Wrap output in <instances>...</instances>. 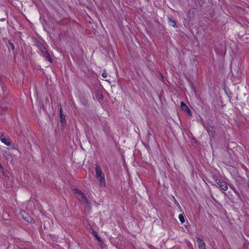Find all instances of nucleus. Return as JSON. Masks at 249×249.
I'll return each instance as SVG.
<instances>
[{"label":"nucleus","instance_id":"f257e3e1","mask_svg":"<svg viewBox=\"0 0 249 249\" xmlns=\"http://www.w3.org/2000/svg\"><path fill=\"white\" fill-rule=\"evenodd\" d=\"M95 173L96 177L99 182V184L101 186H105L106 181L105 178V176L102 173L100 166L98 165H96L95 167Z\"/></svg>","mask_w":249,"mask_h":249},{"label":"nucleus","instance_id":"f03ea898","mask_svg":"<svg viewBox=\"0 0 249 249\" xmlns=\"http://www.w3.org/2000/svg\"><path fill=\"white\" fill-rule=\"evenodd\" d=\"M73 193L75 194L76 197L84 204L85 206L89 208L90 205L89 202L85 196V195L80 191L77 189L73 190Z\"/></svg>","mask_w":249,"mask_h":249},{"label":"nucleus","instance_id":"7ed1b4c3","mask_svg":"<svg viewBox=\"0 0 249 249\" xmlns=\"http://www.w3.org/2000/svg\"><path fill=\"white\" fill-rule=\"evenodd\" d=\"M216 182L221 190L226 191L228 189L227 183L224 180L221 179L216 180Z\"/></svg>","mask_w":249,"mask_h":249},{"label":"nucleus","instance_id":"20e7f679","mask_svg":"<svg viewBox=\"0 0 249 249\" xmlns=\"http://www.w3.org/2000/svg\"><path fill=\"white\" fill-rule=\"evenodd\" d=\"M0 140L7 146H10L11 144V140L9 138H6L3 134L0 135Z\"/></svg>","mask_w":249,"mask_h":249},{"label":"nucleus","instance_id":"39448f33","mask_svg":"<svg viewBox=\"0 0 249 249\" xmlns=\"http://www.w3.org/2000/svg\"><path fill=\"white\" fill-rule=\"evenodd\" d=\"M199 249H206L205 244L202 239L198 237H196Z\"/></svg>","mask_w":249,"mask_h":249},{"label":"nucleus","instance_id":"423d86ee","mask_svg":"<svg viewBox=\"0 0 249 249\" xmlns=\"http://www.w3.org/2000/svg\"><path fill=\"white\" fill-rule=\"evenodd\" d=\"M21 215L25 220L29 223H32L34 221L33 218L28 215L25 212H23L21 213Z\"/></svg>","mask_w":249,"mask_h":249},{"label":"nucleus","instance_id":"0eeeda50","mask_svg":"<svg viewBox=\"0 0 249 249\" xmlns=\"http://www.w3.org/2000/svg\"><path fill=\"white\" fill-rule=\"evenodd\" d=\"M59 112H60V121H61V123L63 124L65 122L66 120H65V116L63 114L62 109L61 107L60 108Z\"/></svg>","mask_w":249,"mask_h":249},{"label":"nucleus","instance_id":"6e6552de","mask_svg":"<svg viewBox=\"0 0 249 249\" xmlns=\"http://www.w3.org/2000/svg\"><path fill=\"white\" fill-rule=\"evenodd\" d=\"M180 106H181V107L182 109L183 110H187V109H188L189 107L187 106V105L184 103H183V102H182L180 104Z\"/></svg>","mask_w":249,"mask_h":249},{"label":"nucleus","instance_id":"1a4fd4ad","mask_svg":"<svg viewBox=\"0 0 249 249\" xmlns=\"http://www.w3.org/2000/svg\"><path fill=\"white\" fill-rule=\"evenodd\" d=\"M93 232L94 233V236L95 237V238L97 240L98 242H101V238L99 236V235H98L96 231H93Z\"/></svg>","mask_w":249,"mask_h":249},{"label":"nucleus","instance_id":"9d476101","mask_svg":"<svg viewBox=\"0 0 249 249\" xmlns=\"http://www.w3.org/2000/svg\"><path fill=\"white\" fill-rule=\"evenodd\" d=\"M178 218L180 220V221L183 223L185 221V219H184V217L183 216V215L182 214H180L179 215H178Z\"/></svg>","mask_w":249,"mask_h":249},{"label":"nucleus","instance_id":"9b49d317","mask_svg":"<svg viewBox=\"0 0 249 249\" xmlns=\"http://www.w3.org/2000/svg\"><path fill=\"white\" fill-rule=\"evenodd\" d=\"M45 56L46 57V58H47V59L50 62H52V58L51 57V56H50V55L47 53H45Z\"/></svg>","mask_w":249,"mask_h":249},{"label":"nucleus","instance_id":"f8f14e48","mask_svg":"<svg viewBox=\"0 0 249 249\" xmlns=\"http://www.w3.org/2000/svg\"><path fill=\"white\" fill-rule=\"evenodd\" d=\"M172 198L174 200V201L175 203V204L177 205V206L179 209H181V207L179 205V204L178 203V201L176 199V198H175L174 196H172Z\"/></svg>","mask_w":249,"mask_h":249},{"label":"nucleus","instance_id":"ddd939ff","mask_svg":"<svg viewBox=\"0 0 249 249\" xmlns=\"http://www.w3.org/2000/svg\"><path fill=\"white\" fill-rule=\"evenodd\" d=\"M98 243L101 248H103L105 247L104 243L102 239H101V242H98Z\"/></svg>","mask_w":249,"mask_h":249},{"label":"nucleus","instance_id":"4468645a","mask_svg":"<svg viewBox=\"0 0 249 249\" xmlns=\"http://www.w3.org/2000/svg\"><path fill=\"white\" fill-rule=\"evenodd\" d=\"M9 46L11 48L12 50H14L15 49V46H14V44H13L11 42H9Z\"/></svg>","mask_w":249,"mask_h":249},{"label":"nucleus","instance_id":"2eb2a0df","mask_svg":"<svg viewBox=\"0 0 249 249\" xmlns=\"http://www.w3.org/2000/svg\"><path fill=\"white\" fill-rule=\"evenodd\" d=\"M170 22L171 25H172L173 26H175L176 25V23H175V21L174 20H170Z\"/></svg>","mask_w":249,"mask_h":249},{"label":"nucleus","instance_id":"dca6fc26","mask_svg":"<svg viewBox=\"0 0 249 249\" xmlns=\"http://www.w3.org/2000/svg\"><path fill=\"white\" fill-rule=\"evenodd\" d=\"M102 75L103 78H107V73L106 72H103Z\"/></svg>","mask_w":249,"mask_h":249},{"label":"nucleus","instance_id":"f3484780","mask_svg":"<svg viewBox=\"0 0 249 249\" xmlns=\"http://www.w3.org/2000/svg\"><path fill=\"white\" fill-rule=\"evenodd\" d=\"M186 111L187 112V113L189 114H191V111L190 110V109L189 108H188V109H187L186 110Z\"/></svg>","mask_w":249,"mask_h":249},{"label":"nucleus","instance_id":"a211bd4d","mask_svg":"<svg viewBox=\"0 0 249 249\" xmlns=\"http://www.w3.org/2000/svg\"><path fill=\"white\" fill-rule=\"evenodd\" d=\"M248 185H249V182H248Z\"/></svg>","mask_w":249,"mask_h":249},{"label":"nucleus","instance_id":"6ab92c4d","mask_svg":"<svg viewBox=\"0 0 249 249\" xmlns=\"http://www.w3.org/2000/svg\"><path fill=\"white\" fill-rule=\"evenodd\" d=\"M248 185H249V182H248Z\"/></svg>","mask_w":249,"mask_h":249}]
</instances>
